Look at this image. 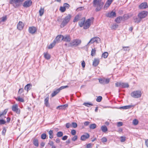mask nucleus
Segmentation results:
<instances>
[{"instance_id": "1", "label": "nucleus", "mask_w": 148, "mask_h": 148, "mask_svg": "<svg viewBox=\"0 0 148 148\" xmlns=\"http://www.w3.org/2000/svg\"><path fill=\"white\" fill-rule=\"evenodd\" d=\"M101 1L102 0H94L93 1L94 6L96 7L95 9L96 11H100L103 6L104 3Z\"/></svg>"}, {"instance_id": "2", "label": "nucleus", "mask_w": 148, "mask_h": 148, "mask_svg": "<svg viewBox=\"0 0 148 148\" xmlns=\"http://www.w3.org/2000/svg\"><path fill=\"white\" fill-rule=\"evenodd\" d=\"M71 17V16L70 14H69L68 15L66 16L64 19L61 24V27L62 28L65 26L69 21Z\"/></svg>"}, {"instance_id": "3", "label": "nucleus", "mask_w": 148, "mask_h": 148, "mask_svg": "<svg viewBox=\"0 0 148 148\" xmlns=\"http://www.w3.org/2000/svg\"><path fill=\"white\" fill-rule=\"evenodd\" d=\"M93 18H91L87 19L85 22L84 21V29H86L90 27L91 24L93 22Z\"/></svg>"}, {"instance_id": "4", "label": "nucleus", "mask_w": 148, "mask_h": 148, "mask_svg": "<svg viewBox=\"0 0 148 148\" xmlns=\"http://www.w3.org/2000/svg\"><path fill=\"white\" fill-rule=\"evenodd\" d=\"M142 93L141 91L136 90L132 92L131 94L132 97L135 98H138L141 97Z\"/></svg>"}, {"instance_id": "5", "label": "nucleus", "mask_w": 148, "mask_h": 148, "mask_svg": "<svg viewBox=\"0 0 148 148\" xmlns=\"http://www.w3.org/2000/svg\"><path fill=\"white\" fill-rule=\"evenodd\" d=\"M100 41V39L98 37L96 36L92 38L88 42L87 45L92 44L94 42L98 43Z\"/></svg>"}, {"instance_id": "6", "label": "nucleus", "mask_w": 148, "mask_h": 148, "mask_svg": "<svg viewBox=\"0 0 148 148\" xmlns=\"http://www.w3.org/2000/svg\"><path fill=\"white\" fill-rule=\"evenodd\" d=\"M147 14L148 12L147 11H143L138 14V16L142 19L146 17Z\"/></svg>"}, {"instance_id": "7", "label": "nucleus", "mask_w": 148, "mask_h": 148, "mask_svg": "<svg viewBox=\"0 0 148 148\" xmlns=\"http://www.w3.org/2000/svg\"><path fill=\"white\" fill-rule=\"evenodd\" d=\"M99 82L100 83L102 84H107L109 82L110 79L109 78L107 79H99Z\"/></svg>"}, {"instance_id": "8", "label": "nucleus", "mask_w": 148, "mask_h": 148, "mask_svg": "<svg viewBox=\"0 0 148 148\" xmlns=\"http://www.w3.org/2000/svg\"><path fill=\"white\" fill-rule=\"evenodd\" d=\"M63 36L61 35H58L54 40V42L57 43L63 40Z\"/></svg>"}, {"instance_id": "9", "label": "nucleus", "mask_w": 148, "mask_h": 148, "mask_svg": "<svg viewBox=\"0 0 148 148\" xmlns=\"http://www.w3.org/2000/svg\"><path fill=\"white\" fill-rule=\"evenodd\" d=\"M12 110L13 111L15 112L17 114L20 113V109L18 108V106L17 104L14 105L12 106Z\"/></svg>"}, {"instance_id": "10", "label": "nucleus", "mask_w": 148, "mask_h": 148, "mask_svg": "<svg viewBox=\"0 0 148 148\" xmlns=\"http://www.w3.org/2000/svg\"><path fill=\"white\" fill-rule=\"evenodd\" d=\"M106 16L110 18H113L116 16V13L115 12L112 11L106 14Z\"/></svg>"}, {"instance_id": "11", "label": "nucleus", "mask_w": 148, "mask_h": 148, "mask_svg": "<svg viewBox=\"0 0 148 148\" xmlns=\"http://www.w3.org/2000/svg\"><path fill=\"white\" fill-rule=\"evenodd\" d=\"M32 4V2L31 0L26 1L23 3V5L25 8H27L31 6Z\"/></svg>"}, {"instance_id": "12", "label": "nucleus", "mask_w": 148, "mask_h": 148, "mask_svg": "<svg viewBox=\"0 0 148 148\" xmlns=\"http://www.w3.org/2000/svg\"><path fill=\"white\" fill-rule=\"evenodd\" d=\"M24 25L22 21H20L17 24V27L18 29L20 30H22L24 27Z\"/></svg>"}, {"instance_id": "13", "label": "nucleus", "mask_w": 148, "mask_h": 148, "mask_svg": "<svg viewBox=\"0 0 148 148\" xmlns=\"http://www.w3.org/2000/svg\"><path fill=\"white\" fill-rule=\"evenodd\" d=\"M139 8L140 9H144L147 8L148 7L147 3V2H144L141 3L139 5Z\"/></svg>"}, {"instance_id": "14", "label": "nucleus", "mask_w": 148, "mask_h": 148, "mask_svg": "<svg viewBox=\"0 0 148 148\" xmlns=\"http://www.w3.org/2000/svg\"><path fill=\"white\" fill-rule=\"evenodd\" d=\"M82 14H79L76 15L73 20V22H76L77 21L79 20H80V19H82Z\"/></svg>"}, {"instance_id": "15", "label": "nucleus", "mask_w": 148, "mask_h": 148, "mask_svg": "<svg viewBox=\"0 0 148 148\" xmlns=\"http://www.w3.org/2000/svg\"><path fill=\"white\" fill-rule=\"evenodd\" d=\"M81 42V41L80 40H74V41L71 43V44L72 45L76 46L79 44Z\"/></svg>"}, {"instance_id": "16", "label": "nucleus", "mask_w": 148, "mask_h": 148, "mask_svg": "<svg viewBox=\"0 0 148 148\" xmlns=\"http://www.w3.org/2000/svg\"><path fill=\"white\" fill-rule=\"evenodd\" d=\"M36 31V28L34 27H29V32L31 34H34Z\"/></svg>"}, {"instance_id": "17", "label": "nucleus", "mask_w": 148, "mask_h": 148, "mask_svg": "<svg viewBox=\"0 0 148 148\" xmlns=\"http://www.w3.org/2000/svg\"><path fill=\"white\" fill-rule=\"evenodd\" d=\"M71 39L69 35H66L64 36H63V40L66 42H69L70 41Z\"/></svg>"}, {"instance_id": "18", "label": "nucleus", "mask_w": 148, "mask_h": 148, "mask_svg": "<svg viewBox=\"0 0 148 148\" xmlns=\"http://www.w3.org/2000/svg\"><path fill=\"white\" fill-rule=\"evenodd\" d=\"M7 112V110L5 109L4 111L0 114V119H3L5 118L6 117L5 115L6 114Z\"/></svg>"}, {"instance_id": "19", "label": "nucleus", "mask_w": 148, "mask_h": 148, "mask_svg": "<svg viewBox=\"0 0 148 148\" xmlns=\"http://www.w3.org/2000/svg\"><path fill=\"white\" fill-rule=\"evenodd\" d=\"M99 62V60L98 59L95 58L93 62L92 65L94 66H97Z\"/></svg>"}, {"instance_id": "20", "label": "nucleus", "mask_w": 148, "mask_h": 148, "mask_svg": "<svg viewBox=\"0 0 148 148\" xmlns=\"http://www.w3.org/2000/svg\"><path fill=\"white\" fill-rule=\"evenodd\" d=\"M32 87V85L30 84H28L25 86L24 89L25 90H27V92H28V91L31 89Z\"/></svg>"}, {"instance_id": "21", "label": "nucleus", "mask_w": 148, "mask_h": 148, "mask_svg": "<svg viewBox=\"0 0 148 148\" xmlns=\"http://www.w3.org/2000/svg\"><path fill=\"white\" fill-rule=\"evenodd\" d=\"M134 20V22L135 23H140L141 20V19L140 18H139L138 17V18L136 17H134L133 18Z\"/></svg>"}, {"instance_id": "22", "label": "nucleus", "mask_w": 148, "mask_h": 148, "mask_svg": "<svg viewBox=\"0 0 148 148\" xmlns=\"http://www.w3.org/2000/svg\"><path fill=\"white\" fill-rule=\"evenodd\" d=\"M134 105H128V106H122V107H121L120 108H122L123 109H127L130 108L132 107L134 108Z\"/></svg>"}, {"instance_id": "23", "label": "nucleus", "mask_w": 148, "mask_h": 148, "mask_svg": "<svg viewBox=\"0 0 148 148\" xmlns=\"http://www.w3.org/2000/svg\"><path fill=\"white\" fill-rule=\"evenodd\" d=\"M60 90L58 88L56 90L53 91V92L51 94V97H53L56 96L57 94H58L60 91Z\"/></svg>"}, {"instance_id": "24", "label": "nucleus", "mask_w": 148, "mask_h": 148, "mask_svg": "<svg viewBox=\"0 0 148 148\" xmlns=\"http://www.w3.org/2000/svg\"><path fill=\"white\" fill-rule=\"evenodd\" d=\"M68 105L67 104L64 105H63L59 106L57 107V109H64L65 107H67Z\"/></svg>"}, {"instance_id": "25", "label": "nucleus", "mask_w": 148, "mask_h": 148, "mask_svg": "<svg viewBox=\"0 0 148 148\" xmlns=\"http://www.w3.org/2000/svg\"><path fill=\"white\" fill-rule=\"evenodd\" d=\"M129 87V85L127 83H123L121 85V88H128Z\"/></svg>"}, {"instance_id": "26", "label": "nucleus", "mask_w": 148, "mask_h": 148, "mask_svg": "<svg viewBox=\"0 0 148 148\" xmlns=\"http://www.w3.org/2000/svg\"><path fill=\"white\" fill-rule=\"evenodd\" d=\"M45 58L47 60H49L50 58V56L47 52L44 53Z\"/></svg>"}, {"instance_id": "27", "label": "nucleus", "mask_w": 148, "mask_h": 148, "mask_svg": "<svg viewBox=\"0 0 148 148\" xmlns=\"http://www.w3.org/2000/svg\"><path fill=\"white\" fill-rule=\"evenodd\" d=\"M96 49L95 48L92 49L91 51V55L92 56H94L96 54Z\"/></svg>"}, {"instance_id": "28", "label": "nucleus", "mask_w": 148, "mask_h": 148, "mask_svg": "<svg viewBox=\"0 0 148 148\" xmlns=\"http://www.w3.org/2000/svg\"><path fill=\"white\" fill-rule=\"evenodd\" d=\"M102 131L103 132H106L108 130L107 127L105 125L102 126L101 127Z\"/></svg>"}, {"instance_id": "29", "label": "nucleus", "mask_w": 148, "mask_h": 148, "mask_svg": "<svg viewBox=\"0 0 148 148\" xmlns=\"http://www.w3.org/2000/svg\"><path fill=\"white\" fill-rule=\"evenodd\" d=\"M123 17L119 16L115 19V21L117 23H120Z\"/></svg>"}, {"instance_id": "30", "label": "nucleus", "mask_w": 148, "mask_h": 148, "mask_svg": "<svg viewBox=\"0 0 148 148\" xmlns=\"http://www.w3.org/2000/svg\"><path fill=\"white\" fill-rule=\"evenodd\" d=\"M49 138H52L53 137V131L50 130L49 132Z\"/></svg>"}, {"instance_id": "31", "label": "nucleus", "mask_w": 148, "mask_h": 148, "mask_svg": "<svg viewBox=\"0 0 148 148\" xmlns=\"http://www.w3.org/2000/svg\"><path fill=\"white\" fill-rule=\"evenodd\" d=\"M48 100L49 97H47L45 100V104L47 106L49 105Z\"/></svg>"}, {"instance_id": "32", "label": "nucleus", "mask_w": 148, "mask_h": 148, "mask_svg": "<svg viewBox=\"0 0 148 148\" xmlns=\"http://www.w3.org/2000/svg\"><path fill=\"white\" fill-rule=\"evenodd\" d=\"M108 55V53L107 52H104L102 55V57H103L104 58H107Z\"/></svg>"}, {"instance_id": "33", "label": "nucleus", "mask_w": 148, "mask_h": 148, "mask_svg": "<svg viewBox=\"0 0 148 148\" xmlns=\"http://www.w3.org/2000/svg\"><path fill=\"white\" fill-rule=\"evenodd\" d=\"M19 2V0H10V4H13L14 3H16Z\"/></svg>"}, {"instance_id": "34", "label": "nucleus", "mask_w": 148, "mask_h": 148, "mask_svg": "<svg viewBox=\"0 0 148 148\" xmlns=\"http://www.w3.org/2000/svg\"><path fill=\"white\" fill-rule=\"evenodd\" d=\"M44 12V9L43 8H41L39 11L40 15V16H42Z\"/></svg>"}, {"instance_id": "35", "label": "nucleus", "mask_w": 148, "mask_h": 148, "mask_svg": "<svg viewBox=\"0 0 148 148\" xmlns=\"http://www.w3.org/2000/svg\"><path fill=\"white\" fill-rule=\"evenodd\" d=\"M84 105L88 107H90L93 106V104L90 102H85Z\"/></svg>"}, {"instance_id": "36", "label": "nucleus", "mask_w": 148, "mask_h": 148, "mask_svg": "<svg viewBox=\"0 0 148 148\" xmlns=\"http://www.w3.org/2000/svg\"><path fill=\"white\" fill-rule=\"evenodd\" d=\"M89 127L90 129H94L96 127V125L95 123L90 124L89 126Z\"/></svg>"}, {"instance_id": "37", "label": "nucleus", "mask_w": 148, "mask_h": 148, "mask_svg": "<svg viewBox=\"0 0 148 148\" xmlns=\"http://www.w3.org/2000/svg\"><path fill=\"white\" fill-rule=\"evenodd\" d=\"M33 143L34 145L36 147L38 146V140L37 139H34L33 140Z\"/></svg>"}, {"instance_id": "38", "label": "nucleus", "mask_w": 148, "mask_h": 148, "mask_svg": "<svg viewBox=\"0 0 148 148\" xmlns=\"http://www.w3.org/2000/svg\"><path fill=\"white\" fill-rule=\"evenodd\" d=\"M90 136L89 134L87 133H85L84 134V140L85 139L88 138Z\"/></svg>"}, {"instance_id": "39", "label": "nucleus", "mask_w": 148, "mask_h": 148, "mask_svg": "<svg viewBox=\"0 0 148 148\" xmlns=\"http://www.w3.org/2000/svg\"><path fill=\"white\" fill-rule=\"evenodd\" d=\"M56 43L55 42H54L53 41V42L51 44L48 46V48L49 49H51L55 45Z\"/></svg>"}, {"instance_id": "40", "label": "nucleus", "mask_w": 148, "mask_h": 148, "mask_svg": "<svg viewBox=\"0 0 148 148\" xmlns=\"http://www.w3.org/2000/svg\"><path fill=\"white\" fill-rule=\"evenodd\" d=\"M66 10V8L64 6H61L60 8V10L62 12H64Z\"/></svg>"}, {"instance_id": "41", "label": "nucleus", "mask_w": 148, "mask_h": 148, "mask_svg": "<svg viewBox=\"0 0 148 148\" xmlns=\"http://www.w3.org/2000/svg\"><path fill=\"white\" fill-rule=\"evenodd\" d=\"M56 135L57 137H60L62 136L63 135V133L62 132H57Z\"/></svg>"}, {"instance_id": "42", "label": "nucleus", "mask_w": 148, "mask_h": 148, "mask_svg": "<svg viewBox=\"0 0 148 148\" xmlns=\"http://www.w3.org/2000/svg\"><path fill=\"white\" fill-rule=\"evenodd\" d=\"M122 84V82H117L115 83V86L116 87L121 88Z\"/></svg>"}, {"instance_id": "43", "label": "nucleus", "mask_w": 148, "mask_h": 148, "mask_svg": "<svg viewBox=\"0 0 148 148\" xmlns=\"http://www.w3.org/2000/svg\"><path fill=\"white\" fill-rule=\"evenodd\" d=\"M16 99L18 101L21 102H24V99L20 97H17L16 98Z\"/></svg>"}, {"instance_id": "44", "label": "nucleus", "mask_w": 148, "mask_h": 148, "mask_svg": "<svg viewBox=\"0 0 148 148\" xmlns=\"http://www.w3.org/2000/svg\"><path fill=\"white\" fill-rule=\"evenodd\" d=\"M118 25L116 24H113L111 27V28L112 29H115L117 28Z\"/></svg>"}, {"instance_id": "45", "label": "nucleus", "mask_w": 148, "mask_h": 148, "mask_svg": "<svg viewBox=\"0 0 148 148\" xmlns=\"http://www.w3.org/2000/svg\"><path fill=\"white\" fill-rule=\"evenodd\" d=\"M47 135L46 134L43 133L41 135V138L43 139H45L46 138Z\"/></svg>"}, {"instance_id": "46", "label": "nucleus", "mask_w": 148, "mask_h": 148, "mask_svg": "<svg viewBox=\"0 0 148 148\" xmlns=\"http://www.w3.org/2000/svg\"><path fill=\"white\" fill-rule=\"evenodd\" d=\"M129 47H123V51H129L130 50L129 49Z\"/></svg>"}, {"instance_id": "47", "label": "nucleus", "mask_w": 148, "mask_h": 148, "mask_svg": "<svg viewBox=\"0 0 148 148\" xmlns=\"http://www.w3.org/2000/svg\"><path fill=\"white\" fill-rule=\"evenodd\" d=\"M102 99V97L101 96L98 97L96 99V101L98 102H100Z\"/></svg>"}, {"instance_id": "48", "label": "nucleus", "mask_w": 148, "mask_h": 148, "mask_svg": "<svg viewBox=\"0 0 148 148\" xmlns=\"http://www.w3.org/2000/svg\"><path fill=\"white\" fill-rule=\"evenodd\" d=\"M6 123V121L3 119H0V125L4 124Z\"/></svg>"}, {"instance_id": "49", "label": "nucleus", "mask_w": 148, "mask_h": 148, "mask_svg": "<svg viewBox=\"0 0 148 148\" xmlns=\"http://www.w3.org/2000/svg\"><path fill=\"white\" fill-rule=\"evenodd\" d=\"M138 123V121L136 119L133 120V123L134 125H137Z\"/></svg>"}, {"instance_id": "50", "label": "nucleus", "mask_w": 148, "mask_h": 148, "mask_svg": "<svg viewBox=\"0 0 148 148\" xmlns=\"http://www.w3.org/2000/svg\"><path fill=\"white\" fill-rule=\"evenodd\" d=\"M92 147V144L90 143L87 144L85 147V148H91Z\"/></svg>"}, {"instance_id": "51", "label": "nucleus", "mask_w": 148, "mask_h": 148, "mask_svg": "<svg viewBox=\"0 0 148 148\" xmlns=\"http://www.w3.org/2000/svg\"><path fill=\"white\" fill-rule=\"evenodd\" d=\"M69 87V86H63L60 87L58 89L60 90H61L65 88H66Z\"/></svg>"}, {"instance_id": "52", "label": "nucleus", "mask_w": 148, "mask_h": 148, "mask_svg": "<svg viewBox=\"0 0 148 148\" xmlns=\"http://www.w3.org/2000/svg\"><path fill=\"white\" fill-rule=\"evenodd\" d=\"M121 141L123 142H124L125 140V137L121 136L120 137Z\"/></svg>"}, {"instance_id": "53", "label": "nucleus", "mask_w": 148, "mask_h": 148, "mask_svg": "<svg viewBox=\"0 0 148 148\" xmlns=\"http://www.w3.org/2000/svg\"><path fill=\"white\" fill-rule=\"evenodd\" d=\"M71 126L73 127V128H76L77 126V124L76 123L73 122L72 123Z\"/></svg>"}, {"instance_id": "54", "label": "nucleus", "mask_w": 148, "mask_h": 148, "mask_svg": "<svg viewBox=\"0 0 148 148\" xmlns=\"http://www.w3.org/2000/svg\"><path fill=\"white\" fill-rule=\"evenodd\" d=\"M101 141L103 142H106L107 141V139L105 137H103L101 138Z\"/></svg>"}, {"instance_id": "55", "label": "nucleus", "mask_w": 148, "mask_h": 148, "mask_svg": "<svg viewBox=\"0 0 148 148\" xmlns=\"http://www.w3.org/2000/svg\"><path fill=\"white\" fill-rule=\"evenodd\" d=\"M63 6L66 8H68L69 7V5L67 3H64L63 5Z\"/></svg>"}, {"instance_id": "56", "label": "nucleus", "mask_w": 148, "mask_h": 148, "mask_svg": "<svg viewBox=\"0 0 148 148\" xmlns=\"http://www.w3.org/2000/svg\"><path fill=\"white\" fill-rule=\"evenodd\" d=\"M6 131V130L5 127H3L2 132V134L4 136L5 135Z\"/></svg>"}, {"instance_id": "57", "label": "nucleus", "mask_w": 148, "mask_h": 148, "mask_svg": "<svg viewBox=\"0 0 148 148\" xmlns=\"http://www.w3.org/2000/svg\"><path fill=\"white\" fill-rule=\"evenodd\" d=\"M71 134L73 135H75L76 134V131L74 130H73L71 132Z\"/></svg>"}, {"instance_id": "58", "label": "nucleus", "mask_w": 148, "mask_h": 148, "mask_svg": "<svg viewBox=\"0 0 148 148\" xmlns=\"http://www.w3.org/2000/svg\"><path fill=\"white\" fill-rule=\"evenodd\" d=\"M77 136H75L72 138V140L73 141H75L77 139Z\"/></svg>"}, {"instance_id": "59", "label": "nucleus", "mask_w": 148, "mask_h": 148, "mask_svg": "<svg viewBox=\"0 0 148 148\" xmlns=\"http://www.w3.org/2000/svg\"><path fill=\"white\" fill-rule=\"evenodd\" d=\"M110 5H109V4L108 3H106L104 6V9H107V8L109 7V6H110Z\"/></svg>"}, {"instance_id": "60", "label": "nucleus", "mask_w": 148, "mask_h": 148, "mask_svg": "<svg viewBox=\"0 0 148 148\" xmlns=\"http://www.w3.org/2000/svg\"><path fill=\"white\" fill-rule=\"evenodd\" d=\"M1 21H4L7 19V17L6 16H3L1 18Z\"/></svg>"}, {"instance_id": "61", "label": "nucleus", "mask_w": 148, "mask_h": 148, "mask_svg": "<svg viewBox=\"0 0 148 148\" xmlns=\"http://www.w3.org/2000/svg\"><path fill=\"white\" fill-rule=\"evenodd\" d=\"M24 91V90L23 88H20L19 89L18 93L19 94H21Z\"/></svg>"}, {"instance_id": "62", "label": "nucleus", "mask_w": 148, "mask_h": 148, "mask_svg": "<svg viewBox=\"0 0 148 148\" xmlns=\"http://www.w3.org/2000/svg\"><path fill=\"white\" fill-rule=\"evenodd\" d=\"M66 128H69L71 126V125L69 123H67L66 124Z\"/></svg>"}, {"instance_id": "63", "label": "nucleus", "mask_w": 148, "mask_h": 148, "mask_svg": "<svg viewBox=\"0 0 148 148\" xmlns=\"http://www.w3.org/2000/svg\"><path fill=\"white\" fill-rule=\"evenodd\" d=\"M123 125V123L122 122H118L117 123V126L118 127H120Z\"/></svg>"}, {"instance_id": "64", "label": "nucleus", "mask_w": 148, "mask_h": 148, "mask_svg": "<svg viewBox=\"0 0 148 148\" xmlns=\"http://www.w3.org/2000/svg\"><path fill=\"white\" fill-rule=\"evenodd\" d=\"M53 141H51L50 140L49 141V142L48 143V144L51 146H53Z\"/></svg>"}]
</instances>
